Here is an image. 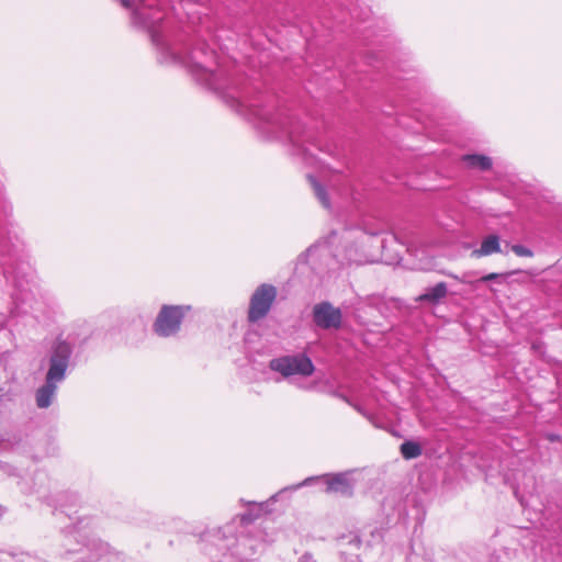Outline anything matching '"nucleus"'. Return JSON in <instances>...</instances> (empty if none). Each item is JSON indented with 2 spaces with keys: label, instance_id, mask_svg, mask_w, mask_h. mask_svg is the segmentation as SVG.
Wrapping results in <instances>:
<instances>
[{
  "label": "nucleus",
  "instance_id": "1",
  "mask_svg": "<svg viewBox=\"0 0 562 562\" xmlns=\"http://www.w3.org/2000/svg\"><path fill=\"white\" fill-rule=\"evenodd\" d=\"M237 111L250 119L258 120L259 127L280 138H286L297 155H312V148L319 149L316 133L306 128L301 122L284 113H272L258 101L249 100L244 93L235 100Z\"/></svg>",
  "mask_w": 562,
  "mask_h": 562
},
{
  "label": "nucleus",
  "instance_id": "2",
  "mask_svg": "<svg viewBox=\"0 0 562 562\" xmlns=\"http://www.w3.org/2000/svg\"><path fill=\"white\" fill-rule=\"evenodd\" d=\"M182 63L196 80L212 90L222 91L236 87L231 75L218 67L215 52L204 42L198 43Z\"/></svg>",
  "mask_w": 562,
  "mask_h": 562
},
{
  "label": "nucleus",
  "instance_id": "3",
  "mask_svg": "<svg viewBox=\"0 0 562 562\" xmlns=\"http://www.w3.org/2000/svg\"><path fill=\"white\" fill-rule=\"evenodd\" d=\"M71 353V346L66 341H59L53 347L45 383L35 392V403L38 408H47L54 402L58 384L66 378Z\"/></svg>",
  "mask_w": 562,
  "mask_h": 562
},
{
  "label": "nucleus",
  "instance_id": "4",
  "mask_svg": "<svg viewBox=\"0 0 562 562\" xmlns=\"http://www.w3.org/2000/svg\"><path fill=\"white\" fill-rule=\"evenodd\" d=\"M125 9L132 10V23L136 26L143 27L150 34L151 42L161 46V49L168 50L169 48L160 41V35L156 31V24L162 20L158 8L154 4H147L146 0H117Z\"/></svg>",
  "mask_w": 562,
  "mask_h": 562
},
{
  "label": "nucleus",
  "instance_id": "5",
  "mask_svg": "<svg viewBox=\"0 0 562 562\" xmlns=\"http://www.w3.org/2000/svg\"><path fill=\"white\" fill-rule=\"evenodd\" d=\"M314 481H323L325 484L324 492L326 494H338L345 497H350L353 494L355 484L350 480L349 474L346 472L336 473V474H323L319 476H310L306 477L299 484L292 485L290 487H285L281 492L284 491H295L302 486H307L312 484Z\"/></svg>",
  "mask_w": 562,
  "mask_h": 562
},
{
  "label": "nucleus",
  "instance_id": "6",
  "mask_svg": "<svg viewBox=\"0 0 562 562\" xmlns=\"http://www.w3.org/2000/svg\"><path fill=\"white\" fill-rule=\"evenodd\" d=\"M269 368L272 371L279 372L284 378L291 375L310 376L315 370L312 360L304 353L272 359Z\"/></svg>",
  "mask_w": 562,
  "mask_h": 562
},
{
  "label": "nucleus",
  "instance_id": "7",
  "mask_svg": "<svg viewBox=\"0 0 562 562\" xmlns=\"http://www.w3.org/2000/svg\"><path fill=\"white\" fill-rule=\"evenodd\" d=\"M276 288L270 284H261L250 299L248 321L256 323L263 318L270 311L276 299Z\"/></svg>",
  "mask_w": 562,
  "mask_h": 562
},
{
  "label": "nucleus",
  "instance_id": "8",
  "mask_svg": "<svg viewBox=\"0 0 562 562\" xmlns=\"http://www.w3.org/2000/svg\"><path fill=\"white\" fill-rule=\"evenodd\" d=\"M183 315L181 306H162L154 324L155 333L161 337L175 335L180 328Z\"/></svg>",
  "mask_w": 562,
  "mask_h": 562
},
{
  "label": "nucleus",
  "instance_id": "9",
  "mask_svg": "<svg viewBox=\"0 0 562 562\" xmlns=\"http://www.w3.org/2000/svg\"><path fill=\"white\" fill-rule=\"evenodd\" d=\"M314 323L323 328H339L342 321V314L339 308L334 307L328 302L316 304L313 308Z\"/></svg>",
  "mask_w": 562,
  "mask_h": 562
},
{
  "label": "nucleus",
  "instance_id": "10",
  "mask_svg": "<svg viewBox=\"0 0 562 562\" xmlns=\"http://www.w3.org/2000/svg\"><path fill=\"white\" fill-rule=\"evenodd\" d=\"M68 552L79 553L78 560L81 562H97L101 557L109 552V546L100 540H89L79 549L68 550Z\"/></svg>",
  "mask_w": 562,
  "mask_h": 562
},
{
  "label": "nucleus",
  "instance_id": "11",
  "mask_svg": "<svg viewBox=\"0 0 562 562\" xmlns=\"http://www.w3.org/2000/svg\"><path fill=\"white\" fill-rule=\"evenodd\" d=\"M499 237L497 235H488L486 236L482 243L480 248L474 249L472 255L476 258L490 256L492 254L501 252V243Z\"/></svg>",
  "mask_w": 562,
  "mask_h": 562
},
{
  "label": "nucleus",
  "instance_id": "12",
  "mask_svg": "<svg viewBox=\"0 0 562 562\" xmlns=\"http://www.w3.org/2000/svg\"><path fill=\"white\" fill-rule=\"evenodd\" d=\"M447 293V284L445 282H439L436 285L428 288L424 294L419 295L418 300L437 303L441 299L446 297Z\"/></svg>",
  "mask_w": 562,
  "mask_h": 562
},
{
  "label": "nucleus",
  "instance_id": "13",
  "mask_svg": "<svg viewBox=\"0 0 562 562\" xmlns=\"http://www.w3.org/2000/svg\"><path fill=\"white\" fill-rule=\"evenodd\" d=\"M463 160L468 166L480 170H488L492 167L491 158L484 155H465Z\"/></svg>",
  "mask_w": 562,
  "mask_h": 562
},
{
  "label": "nucleus",
  "instance_id": "14",
  "mask_svg": "<svg viewBox=\"0 0 562 562\" xmlns=\"http://www.w3.org/2000/svg\"><path fill=\"white\" fill-rule=\"evenodd\" d=\"M400 450H401L403 458L406 460L416 459V458L420 457L422 452H423L420 445L418 442L411 441V440L404 441L401 445Z\"/></svg>",
  "mask_w": 562,
  "mask_h": 562
},
{
  "label": "nucleus",
  "instance_id": "15",
  "mask_svg": "<svg viewBox=\"0 0 562 562\" xmlns=\"http://www.w3.org/2000/svg\"><path fill=\"white\" fill-rule=\"evenodd\" d=\"M307 178L313 187L314 193L317 196L318 201L325 209H329L330 202L325 188L314 177L308 176Z\"/></svg>",
  "mask_w": 562,
  "mask_h": 562
},
{
  "label": "nucleus",
  "instance_id": "16",
  "mask_svg": "<svg viewBox=\"0 0 562 562\" xmlns=\"http://www.w3.org/2000/svg\"><path fill=\"white\" fill-rule=\"evenodd\" d=\"M3 562H45L37 557L31 555L29 553H21L19 555L7 553L4 555Z\"/></svg>",
  "mask_w": 562,
  "mask_h": 562
},
{
  "label": "nucleus",
  "instance_id": "17",
  "mask_svg": "<svg viewBox=\"0 0 562 562\" xmlns=\"http://www.w3.org/2000/svg\"><path fill=\"white\" fill-rule=\"evenodd\" d=\"M512 250L515 252V255H517L519 257H532L533 256L532 250L522 245H513Z\"/></svg>",
  "mask_w": 562,
  "mask_h": 562
},
{
  "label": "nucleus",
  "instance_id": "18",
  "mask_svg": "<svg viewBox=\"0 0 562 562\" xmlns=\"http://www.w3.org/2000/svg\"><path fill=\"white\" fill-rule=\"evenodd\" d=\"M250 542H251L250 539H246V538L241 539L240 541H238L237 554H239L241 559L247 560L248 559V554L241 552L239 549L246 548V547H250L251 548Z\"/></svg>",
  "mask_w": 562,
  "mask_h": 562
},
{
  "label": "nucleus",
  "instance_id": "19",
  "mask_svg": "<svg viewBox=\"0 0 562 562\" xmlns=\"http://www.w3.org/2000/svg\"><path fill=\"white\" fill-rule=\"evenodd\" d=\"M515 272H516V271H513V272H508V273H506V274H501V273L492 272V273H488V274H486V276H483V277L480 279V281H481V282H487V281L495 280V279H497V278H499V277L510 276V274H513V273H515Z\"/></svg>",
  "mask_w": 562,
  "mask_h": 562
},
{
  "label": "nucleus",
  "instance_id": "20",
  "mask_svg": "<svg viewBox=\"0 0 562 562\" xmlns=\"http://www.w3.org/2000/svg\"><path fill=\"white\" fill-rule=\"evenodd\" d=\"M318 249V245H313L310 248L306 249L305 252L300 255L299 260L305 262L307 260V257L313 255Z\"/></svg>",
  "mask_w": 562,
  "mask_h": 562
},
{
  "label": "nucleus",
  "instance_id": "21",
  "mask_svg": "<svg viewBox=\"0 0 562 562\" xmlns=\"http://www.w3.org/2000/svg\"><path fill=\"white\" fill-rule=\"evenodd\" d=\"M348 544H350L351 547H353L355 549L358 550L361 546V539L355 535V536L350 537V539L348 540Z\"/></svg>",
  "mask_w": 562,
  "mask_h": 562
},
{
  "label": "nucleus",
  "instance_id": "22",
  "mask_svg": "<svg viewBox=\"0 0 562 562\" xmlns=\"http://www.w3.org/2000/svg\"><path fill=\"white\" fill-rule=\"evenodd\" d=\"M297 562H316L311 553H304Z\"/></svg>",
  "mask_w": 562,
  "mask_h": 562
},
{
  "label": "nucleus",
  "instance_id": "23",
  "mask_svg": "<svg viewBox=\"0 0 562 562\" xmlns=\"http://www.w3.org/2000/svg\"><path fill=\"white\" fill-rule=\"evenodd\" d=\"M78 536L79 535H77V531H75V530L69 531V533L67 535V544H69L72 540H77Z\"/></svg>",
  "mask_w": 562,
  "mask_h": 562
},
{
  "label": "nucleus",
  "instance_id": "24",
  "mask_svg": "<svg viewBox=\"0 0 562 562\" xmlns=\"http://www.w3.org/2000/svg\"><path fill=\"white\" fill-rule=\"evenodd\" d=\"M355 407H356V409H357L359 413H361L363 416H366L367 418H370V416H369L367 413H364V412L362 411V408H361V407H359V406H355Z\"/></svg>",
  "mask_w": 562,
  "mask_h": 562
},
{
  "label": "nucleus",
  "instance_id": "25",
  "mask_svg": "<svg viewBox=\"0 0 562 562\" xmlns=\"http://www.w3.org/2000/svg\"><path fill=\"white\" fill-rule=\"evenodd\" d=\"M170 57H171V59H172V60H175V61H176V60H178V57H177L173 53H170Z\"/></svg>",
  "mask_w": 562,
  "mask_h": 562
},
{
  "label": "nucleus",
  "instance_id": "26",
  "mask_svg": "<svg viewBox=\"0 0 562 562\" xmlns=\"http://www.w3.org/2000/svg\"><path fill=\"white\" fill-rule=\"evenodd\" d=\"M532 348H533V349H539V348H540V346H539L538 344H533V345H532Z\"/></svg>",
  "mask_w": 562,
  "mask_h": 562
},
{
  "label": "nucleus",
  "instance_id": "27",
  "mask_svg": "<svg viewBox=\"0 0 562 562\" xmlns=\"http://www.w3.org/2000/svg\"><path fill=\"white\" fill-rule=\"evenodd\" d=\"M448 276L459 280L458 276H454V274H451V273H449Z\"/></svg>",
  "mask_w": 562,
  "mask_h": 562
}]
</instances>
